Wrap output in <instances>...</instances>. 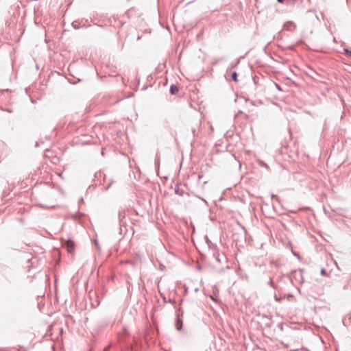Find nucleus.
I'll use <instances>...</instances> for the list:
<instances>
[{"mask_svg": "<svg viewBox=\"0 0 351 351\" xmlns=\"http://www.w3.org/2000/svg\"><path fill=\"white\" fill-rule=\"evenodd\" d=\"M245 234L246 230L243 226H241V228L239 232L233 233L232 239L234 242H235L237 245H241L245 241Z\"/></svg>", "mask_w": 351, "mask_h": 351, "instance_id": "obj_1", "label": "nucleus"}, {"mask_svg": "<svg viewBox=\"0 0 351 351\" xmlns=\"http://www.w3.org/2000/svg\"><path fill=\"white\" fill-rule=\"evenodd\" d=\"M210 251L212 252L213 256L215 258L216 261L219 263H222L226 261V258L223 254H220L216 245L213 247L210 246Z\"/></svg>", "mask_w": 351, "mask_h": 351, "instance_id": "obj_2", "label": "nucleus"}, {"mask_svg": "<svg viewBox=\"0 0 351 351\" xmlns=\"http://www.w3.org/2000/svg\"><path fill=\"white\" fill-rule=\"evenodd\" d=\"M183 311H182L181 308H179V312L177 313L178 319H177V324H176V329L178 330H180L182 327V320L180 318V316L182 315Z\"/></svg>", "mask_w": 351, "mask_h": 351, "instance_id": "obj_3", "label": "nucleus"}, {"mask_svg": "<svg viewBox=\"0 0 351 351\" xmlns=\"http://www.w3.org/2000/svg\"><path fill=\"white\" fill-rule=\"evenodd\" d=\"M125 217V210H120L119 212V216H118L119 222L120 223V226H122L125 223V221H124Z\"/></svg>", "mask_w": 351, "mask_h": 351, "instance_id": "obj_4", "label": "nucleus"}, {"mask_svg": "<svg viewBox=\"0 0 351 351\" xmlns=\"http://www.w3.org/2000/svg\"><path fill=\"white\" fill-rule=\"evenodd\" d=\"M178 91H179V88L176 85H175V84L171 85L169 92L171 95H176V93H178Z\"/></svg>", "mask_w": 351, "mask_h": 351, "instance_id": "obj_5", "label": "nucleus"}, {"mask_svg": "<svg viewBox=\"0 0 351 351\" xmlns=\"http://www.w3.org/2000/svg\"><path fill=\"white\" fill-rule=\"evenodd\" d=\"M231 77H232V80H234V82H237V72H235V71L232 72V73L231 75Z\"/></svg>", "mask_w": 351, "mask_h": 351, "instance_id": "obj_6", "label": "nucleus"}, {"mask_svg": "<svg viewBox=\"0 0 351 351\" xmlns=\"http://www.w3.org/2000/svg\"><path fill=\"white\" fill-rule=\"evenodd\" d=\"M206 243H207L209 248H210V246L211 247H213V245H215L213 243H211V241L209 240V239L208 238L207 236L206 237Z\"/></svg>", "mask_w": 351, "mask_h": 351, "instance_id": "obj_7", "label": "nucleus"}, {"mask_svg": "<svg viewBox=\"0 0 351 351\" xmlns=\"http://www.w3.org/2000/svg\"><path fill=\"white\" fill-rule=\"evenodd\" d=\"M175 193L180 196L183 195V192L180 190L179 187L176 188Z\"/></svg>", "mask_w": 351, "mask_h": 351, "instance_id": "obj_8", "label": "nucleus"}, {"mask_svg": "<svg viewBox=\"0 0 351 351\" xmlns=\"http://www.w3.org/2000/svg\"><path fill=\"white\" fill-rule=\"evenodd\" d=\"M73 247H73V243H69L68 244V250H69V252H72V250H73Z\"/></svg>", "mask_w": 351, "mask_h": 351, "instance_id": "obj_9", "label": "nucleus"}, {"mask_svg": "<svg viewBox=\"0 0 351 351\" xmlns=\"http://www.w3.org/2000/svg\"><path fill=\"white\" fill-rule=\"evenodd\" d=\"M345 54L349 57H351V50L348 49H344Z\"/></svg>", "mask_w": 351, "mask_h": 351, "instance_id": "obj_10", "label": "nucleus"}, {"mask_svg": "<svg viewBox=\"0 0 351 351\" xmlns=\"http://www.w3.org/2000/svg\"><path fill=\"white\" fill-rule=\"evenodd\" d=\"M267 284H268L269 285H270L271 287H273L274 289H276V287L275 285L274 284V282H273V280H272V279H270V280L268 281Z\"/></svg>", "mask_w": 351, "mask_h": 351, "instance_id": "obj_11", "label": "nucleus"}, {"mask_svg": "<svg viewBox=\"0 0 351 351\" xmlns=\"http://www.w3.org/2000/svg\"><path fill=\"white\" fill-rule=\"evenodd\" d=\"M163 299H164V301L165 302H169V303H171V304H173L176 303L175 300H173L169 299L167 301L165 298H164Z\"/></svg>", "mask_w": 351, "mask_h": 351, "instance_id": "obj_12", "label": "nucleus"}, {"mask_svg": "<svg viewBox=\"0 0 351 351\" xmlns=\"http://www.w3.org/2000/svg\"><path fill=\"white\" fill-rule=\"evenodd\" d=\"M321 274L322 276H325L326 275V270L324 269H321Z\"/></svg>", "mask_w": 351, "mask_h": 351, "instance_id": "obj_13", "label": "nucleus"}, {"mask_svg": "<svg viewBox=\"0 0 351 351\" xmlns=\"http://www.w3.org/2000/svg\"><path fill=\"white\" fill-rule=\"evenodd\" d=\"M261 165L262 167H268L266 163H265L264 162H263V161L261 162Z\"/></svg>", "mask_w": 351, "mask_h": 351, "instance_id": "obj_14", "label": "nucleus"}, {"mask_svg": "<svg viewBox=\"0 0 351 351\" xmlns=\"http://www.w3.org/2000/svg\"><path fill=\"white\" fill-rule=\"evenodd\" d=\"M274 298H275V300L278 301V302L281 300V298H278V296L276 294L274 295Z\"/></svg>", "mask_w": 351, "mask_h": 351, "instance_id": "obj_15", "label": "nucleus"}, {"mask_svg": "<svg viewBox=\"0 0 351 351\" xmlns=\"http://www.w3.org/2000/svg\"><path fill=\"white\" fill-rule=\"evenodd\" d=\"M158 161H159V157H158V154H156V158H155V163L156 164Z\"/></svg>", "mask_w": 351, "mask_h": 351, "instance_id": "obj_16", "label": "nucleus"}, {"mask_svg": "<svg viewBox=\"0 0 351 351\" xmlns=\"http://www.w3.org/2000/svg\"><path fill=\"white\" fill-rule=\"evenodd\" d=\"M351 319V317H345V319H344V320H343V323H344V324H346V322H347V319Z\"/></svg>", "mask_w": 351, "mask_h": 351, "instance_id": "obj_17", "label": "nucleus"}, {"mask_svg": "<svg viewBox=\"0 0 351 351\" xmlns=\"http://www.w3.org/2000/svg\"><path fill=\"white\" fill-rule=\"evenodd\" d=\"M242 113H243V112H242V111H241V110H239V111L238 112V113L235 115V117H237L239 114H242Z\"/></svg>", "mask_w": 351, "mask_h": 351, "instance_id": "obj_18", "label": "nucleus"}, {"mask_svg": "<svg viewBox=\"0 0 351 351\" xmlns=\"http://www.w3.org/2000/svg\"><path fill=\"white\" fill-rule=\"evenodd\" d=\"M72 25H73L75 29H78L79 28L77 26L75 25L73 23H72Z\"/></svg>", "mask_w": 351, "mask_h": 351, "instance_id": "obj_19", "label": "nucleus"}, {"mask_svg": "<svg viewBox=\"0 0 351 351\" xmlns=\"http://www.w3.org/2000/svg\"><path fill=\"white\" fill-rule=\"evenodd\" d=\"M276 87H277V88H278V89L280 90V86H279L277 84H276Z\"/></svg>", "mask_w": 351, "mask_h": 351, "instance_id": "obj_20", "label": "nucleus"}, {"mask_svg": "<svg viewBox=\"0 0 351 351\" xmlns=\"http://www.w3.org/2000/svg\"><path fill=\"white\" fill-rule=\"evenodd\" d=\"M160 267L162 270L165 267L163 265H160Z\"/></svg>", "mask_w": 351, "mask_h": 351, "instance_id": "obj_21", "label": "nucleus"}, {"mask_svg": "<svg viewBox=\"0 0 351 351\" xmlns=\"http://www.w3.org/2000/svg\"><path fill=\"white\" fill-rule=\"evenodd\" d=\"M279 3H282L284 0H277Z\"/></svg>", "mask_w": 351, "mask_h": 351, "instance_id": "obj_22", "label": "nucleus"}, {"mask_svg": "<svg viewBox=\"0 0 351 351\" xmlns=\"http://www.w3.org/2000/svg\"><path fill=\"white\" fill-rule=\"evenodd\" d=\"M35 146H36V147H38V143H36Z\"/></svg>", "mask_w": 351, "mask_h": 351, "instance_id": "obj_23", "label": "nucleus"}]
</instances>
